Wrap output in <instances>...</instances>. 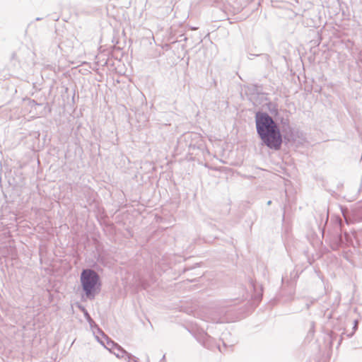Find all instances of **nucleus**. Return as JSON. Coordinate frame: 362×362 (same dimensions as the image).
<instances>
[{
	"instance_id": "nucleus-11",
	"label": "nucleus",
	"mask_w": 362,
	"mask_h": 362,
	"mask_svg": "<svg viewBox=\"0 0 362 362\" xmlns=\"http://www.w3.org/2000/svg\"><path fill=\"white\" fill-rule=\"evenodd\" d=\"M357 322H358L357 320L354 321V325L353 327L354 331L351 334H348V337H351L354 334V332L357 329V327H358Z\"/></svg>"
},
{
	"instance_id": "nucleus-6",
	"label": "nucleus",
	"mask_w": 362,
	"mask_h": 362,
	"mask_svg": "<svg viewBox=\"0 0 362 362\" xmlns=\"http://www.w3.org/2000/svg\"><path fill=\"white\" fill-rule=\"evenodd\" d=\"M206 321H210L213 323H223L225 322L224 315L222 311L218 312V313H213L211 315L208 316L206 319Z\"/></svg>"
},
{
	"instance_id": "nucleus-18",
	"label": "nucleus",
	"mask_w": 362,
	"mask_h": 362,
	"mask_svg": "<svg viewBox=\"0 0 362 362\" xmlns=\"http://www.w3.org/2000/svg\"><path fill=\"white\" fill-rule=\"evenodd\" d=\"M98 341L100 342V344H103V341H100L98 339Z\"/></svg>"
},
{
	"instance_id": "nucleus-1",
	"label": "nucleus",
	"mask_w": 362,
	"mask_h": 362,
	"mask_svg": "<svg viewBox=\"0 0 362 362\" xmlns=\"http://www.w3.org/2000/svg\"><path fill=\"white\" fill-rule=\"evenodd\" d=\"M256 130L262 144L274 151L281 148L283 136L280 127L265 112L258 111L255 114Z\"/></svg>"
},
{
	"instance_id": "nucleus-4",
	"label": "nucleus",
	"mask_w": 362,
	"mask_h": 362,
	"mask_svg": "<svg viewBox=\"0 0 362 362\" xmlns=\"http://www.w3.org/2000/svg\"><path fill=\"white\" fill-rule=\"evenodd\" d=\"M204 3L219 8L221 11L220 18H226L228 1V0H202Z\"/></svg>"
},
{
	"instance_id": "nucleus-20",
	"label": "nucleus",
	"mask_w": 362,
	"mask_h": 362,
	"mask_svg": "<svg viewBox=\"0 0 362 362\" xmlns=\"http://www.w3.org/2000/svg\"><path fill=\"white\" fill-rule=\"evenodd\" d=\"M36 20H37V21H40V20H41V18H37V19H36Z\"/></svg>"
},
{
	"instance_id": "nucleus-9",
	"label": "nucleus",
	"mask_w": 362,
	"mask_h": 362,
	"mask_svg": "<svg viewBox=\"0 0 362 362\" xmlns=\"http://www.w3.org/2000/svg\"><path fill=\"white\" fill-rule=\"evenodd\" d=\"M127 362H138V358L134 356H132L131 354L127 355V357L124 358Z\"/></svg>"
},
{
	"instance_id": "nucleus-2",
	"label": "nucleus",
	"mask_w": 362,
	"mask_h": 362,
	"mask_svg": "<svg viewBox=\"0 0 362 362\" xmlns=\"http://www.w3.org/2000/svg\"><path fill=\"white\" fill-rule=\"evenodd\" d=\"M80 281L86 298L93 300L101 288L99 274L92 269H85L81 273Z\"/></svg>"
},
{
	"instance_id": "nucleus-12",
	"label": "nucleus",
	"mask_w": 362,
	"mask_h": 362,
	"mask_svg": "<svg viewBox=\"0 0 362 362\" xmlns=\"http://www.w3.org/2000/svg\"><path fill=\"white\" fill-rule=\"evenodd\" d=\"M16 59H17V54L16 52H13L11 56V60L13 61V60H16Z\"/></svg>"
},
{
	"instance_id": "nucleus-16",
	"label": "nucleus",
	"mask_w": 362,
	"mask_h": 362,
	"mask_svg": "<svg viewBox=\"0 0 362 362\" xmlns=\"http://www.w3.org/2000/svg\"><path fill=\"white\" fill-rule=\"evenodd\" d=\"M271 204H272V201L271 200L267 202V205H270Z\"/></svg>"
},
{
	"instance_id": "nucleus-13",
	"label": "nucleus",
	"mask_w": 362,
	"mask_h": 362,
	"mask_svg": "<svg viewBox=\"0 0 362 362\" xmlns=\"http://www.w3.org/2000/svg\"><path fill=\"white\" fill-rule=\"evenodd\" d=\"M185 137L189 139V137H192V136H197V134H194L192 133H188V134H186L185 135Z\"/></svg>"
},
{
	"instance_id": "nucleus-19",
	"label": "nucleus",
	"mask_w": 362,
	"mask_h": 362,
	"mask_svg": "<svg viewBox=\"0 0 362 362\" xmlns=\"http://www.w3.org/2000/svg\"><path fill=\"white\" fill-rule=\"evenodd\" d=\"M223 344L224 346H226V344L225 343V341H223Z\"/></svg>"
},
{
	"instance_id": "nucleus-10",
	"label": "nucleus",
	"mask_w": 362,
	"mask_h": 362,
	"mask_svg": "<svg viewBox=\"0 0 362 362\" xmlns=\"http://www.w3.org/2000/svg\"><path fill=\"white\" fill-rule=\"evenodd\" d=\"M83 314H84L86 319L90 324L93 322V319L91 318V317L90 316L89 313H88V311L86 308H83Z\"/></svg>"
},
{
	"instance_id": "nucleus-3",
	"label": "nucleus",
	"mask_w": 362,
	"mask_h": 362,
	"mask_svg": "<svg viewBox=\"0 0 362 362\" xmlns=\"http://www.w3.org/2000/svg\"><path fill=\"white\" fill-rule=\"evenodd\" d=\"M345 221L347 224L358 223L362 221V205L352 210L350 214H343Z\"/></svg>"
},
{
	"instance_id": "nucleus-17",
	"label": "nucleus",
	"mask_w": 362,
	"mask_h": 362,
	"mask_svg": "<svg viewBox=\"0 0 362 362\" xmlns=\"http://www.w3.org/2000/svg\"><path fill=\"white\" fill-rule=\"evenodd\" d=\"M79 308H80V309L81 310V311H83V308H83V307H81V306H79Z\"/></svg>"
},
{
	"instance_id": "nucleus-15",
	"label": "nucleus",
	"mask_w": 362,
	"mask_h": 362,
	"mask_svg": "<svg viewBox=\"0 0 362 362\" xmlns=\"http://www.w3.org/2000/svg\"><path fill=\"white\" fill-rule=\"evenodd\" d=\"M141 286H142V287H143V288H144V289H146V288H147V287H148L147 284H146V283H145V282H142V283H141Z\"/></svg>"
},
{
	"instance_id": "nucleus-7",
	"label": "nucleus",
	"mask_w": 362,
	"mask_h": 362,
	"mask_svg": "<svg viewBox=\"0 0 362 362\" xmlns=\"http://www.w3.org/2000/svg\"><path fill=\"white\" fill-rule=\"evenodd\" d=\"M344 243V238L341 234H338L332 240V247L334 250L338 249Z\"/></svg>"
},
{
	"instance_id": "nucleus-5",
	"label": "nucleus",
	"mask_w": 362,
	"mask_h": 362,
	"mask_svg": "<svg viewBox=\"0 0 362 362\" xmlns=\"http://www.w3.org/2000/svg\"><path fill=\"white\" fill-rule=\"evenodd\" d=\"M104 337L107 339V344L110 346L109 349H114L113 353L117 358H124L127 357L129 353L127 352L123 348L119 346L117 344L115 343L113 341L109 339V338L103 333Z\"/></svg>"
},
{
	"instance_id": "nucleus-14",
	"label": "nucleus",
	"mask_w": 362,
	"mask_h": 362,
	"mask_svg": "<svg viewBox=\"0 0 362 362\" xmlns=\"http://www.w3.org/2000/svg\"><path fill=\"white\" fill-rule=\"evenodd\" d=\"M30 104L32 105H39L35 100H30Z\"/></svg>"
},
{
	"instance_id": "nucleus-8",
	"label": "nucleus",
	"mask_w": 362,
	"mask_h": 362,
	"mask_svg": "<svg viewBox=\"0 0 362 362\" xmlns=\"http://www.w3.org/2000/svg\"><path fill=\"white\" fill-rule=\"evenodd\" d=\"M211 338V337L206 332H204L201 335V338L198 339V341L202 344L204 346H206V342L209 341V339Z\"/></svg>"
}]
</instances>
